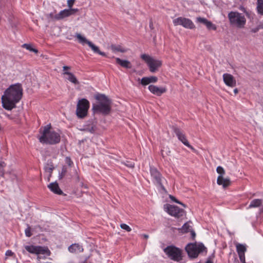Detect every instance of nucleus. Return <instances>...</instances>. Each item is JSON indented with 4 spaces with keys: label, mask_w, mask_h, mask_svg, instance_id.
I'll return each mask as SVG.
<instances>
[{
    "label": "nucleus",
    "mask_w": 263,
    "mask_h": 263,
    "mask_svg": "<svg viewBox=\"0 0 263 263\" xmlns=\"http://www.w3.org/2000/svg\"><path fill=\"white\" fill-rule=\"evenodd\" d=\"M22 87L19 84L12 85L7 88L2 97L3 107L8 110L15 108L16 104L22 98Z\"/></svg>",
    "instance_id": "1"
},
{
    "label": "nucleus",
    "mask_w": 263,
    "mask_h": 263,
    "mask_svg": "<svg viewBox=\"0 0 263 263\" xmlns=\"http://www.w3.org/2000/svg\"><path fill=\"white\" fill-rule=\"evenodd\" d=\"M96 103L92 104V109L95 114L108 115L111 108V101L104 94H98L95 96Z\"/></svg>",
    "instance_id": "2"
},
{
    "label": "nucleus",
    "mask_w": 263,
    "mask_h": 263,
    "mask_svg": "<svg viewBox=\"0 0 263 263\" xmlns=\"http://www.w3.org/2000/svg\"><path fill=\"white\" fill-rule=\"evenodd\" d=\"M50 125H47L44 127L42 132H41L42 135L39 138L40 142L42 143L55 144L60 142L61 140L60 135L51 130Z\"/></svg>",
    "instance_id": "3"
},
{
    "label": "nucleus",
    "mask_w": 263,
    "mask_h": 263,
    "mask_svg": "<svg viewBox=\"0 0 263 263\" xmlns=\"http://www.w3.org/2000/svg\"><path fill=\"white\" fill-rule=\"evenodd\" d=\"M228 17L231 26L238 28L244 27L246 19L243 14L237 11H231L228 13Z\"/></svg>",
    "instance_id": "4"
},
{
    "label": "nucleus",
    "mask_w": 263,
    "mask_h": 263,
    "mask_svg": "<svg viewBox=\"0 0 263 263\" xmlns=\"http://www.w3.org/2000/svg\"><path fill=\"white\" fill-rule=\"evenodd\" d=\"M25 249L30 253L35 254L37 255V259L38 263L41 259H45L47 256L50 255V251L47 247L34 246H26Z\"/></svg>",
    "instance_id": "5"
},
{
    "label": "nucleus",
    "mask_w": 263,
    "mask_h": 263,
    "mask_svg": "<svg viewBox=\"0 0 263 263\" xmlns=\"http://www.w3.org/2000/svg\"><path fill=\"white\" fill-rule=\"evenodd\" d=\"M185 250L191 258H196L199 253L206 252V248L202 243H190L185 247Z\"/></svg>",
    "instance_id": "6"
},
{
    "label": "nucleus",
    "mask_w": 263,
    "mask_h": 263,
    "mask_svg": "<svg viewBox=\"0 0 263 263\" xmlns=\"http://www.w3.org/2000/svg\"><path fill=\"white\" fill-rule=\"evenodd\" d=\"M141 58L147 64L151 72L154 73L157 71L162 65L161 61L155 59L148 54H142Z\"/></svg>",
    "instance_id": "7"
},
{
    "label": "nucleus",
    "mask_w": 263,
    "mask_h": 263,
    "mask_svg": "<svg viewBox=\"0 0 263 263\" xmlns=\"http://www.w3.org/2000/svg\"><path fill=\"white\" fill-rule=\"evenodd\" d=\"M89 108V102L86 99L80 100L77 105L76 115L79 118H85Z\"/></svg>",
    "instance_id": "8"
},
{
    "label": "nucleus",
    "mask_w": 263,
    "mask_h": 263,
    "mask_svg": "<svg viewBox=\"0 0 263 263\" xmlns=\"http://www.w3.org/2000/svg\"><path fill=\"white\" fill-rule=\"evenodd\" d=\"M164 252L172 259L180 261L182 259V251L174 246H168L164 250Z\"/></svg>",
    "instance_id": "9"
},
{
    "label": "nucleus",
    "mask_w": 263,
    "mask_h": 263,
    "mask_svg": "<svg viewBox=\"0 0 263 263\" xmlns=\"http://www.w3.org/2000/svg\"><path fill=\"white\" fill-rule=\"evenodd\" d=\"M75 36L78 40L79 43L83 45H84L85 44H87L95 53H98L99 54L102 55L103 57L106 56L105 53L99 50V47L98 46L94 45L91 42L88 41L85 37L81 35L80 33H76Z\"/></svg>",
    "instance_id": "10"
},
{
    "label": "nucleus",
    "mask_w": 263,
    "mask_h": 263,
    "mask_svg": "<svg viewBox=\"0 0 263 263\" xmlns=\"http://www.w3.org/2000/svg\"><path fill=\"white\" fill-rule=\"evenodd\" d=\"M164 210L167 213L177 218L182 217L184 215V211L176 205L171 204L164 205Z\"/></svg>",
    "instance_id": "11"
},
{
    "label": "nucleus",
    "mask_w": 263,
    "mask_h": 263,
    "mask_svg": "<svg viewBox=\"0 0 263 263\" xmlns=\"http://www.w3.org/2000/svg\"><path fill=\"white\" fill-rule=\"evenodd\" d=\"M173 22L175 26L181 25L185 28L190 29L195 28V25L193 22L187 18L179 17L174 19Z\"/></svg>",
    "instance_id": "12"
},
{
    "label": "nucleus",
    "mask_w": 263,
    "mask_h": 263,
    "mask_svg": "<svg viewBox=\"0 0 263 263\" xmlns=\"http://www.w3.org/2000/svg\"><path fill=\"white\" fill-rule=\"evenodd\" d=\"M77 11H78V9H65L53 15L52 18L55 20H61L74 14Z\"/></svg>",
    "instance_id": "13"
},
{
    "label": "nucleus",
    "mask_w": 263,
    "mask_h": 263,
    "mask_svg": "<svg viewBox=\"0 0 263 263\" xmlns=\"http://www.w3.org/2000/svg\"><path fill=\"white\" fill-rule=\"evenodd\" d=\"M174 132L175 133L176 135L178 137V139L182 142V143L184 144L185 146L191 148L193 151H195V149L193 148L192 146H191L189 142H188L186 136L184 133L178 128L176 127H173Z\"/></svg>",
    "instance_id": "14"
},
{
    "label": "nucleus",
    "mask_w": 263,
    "mask_h": 263,
    "mask_svg": "<svg viewBox=\"0 0 263 263\" xmlns=\"http://www.w3.org/2000/svg\"><path fill=\"white\" fill-rule=\"evenodd\" d=\"M150 173L153 179V181L155 183L159 185L161 188L164 189V187L162 185V180L163 178L160 172L155 167H150Z\"/></svg>",
    "instance_id": "15"
},
{
    "label": "nucleus",
    "mask_w": 263,
    "mask_h": 263,
    "mask_svg": "<svg viewBox=\"0 0 263 263\" xmlns=\"http://www.w3.org/2000/svg\"><path fill=\"white\" fill-rule=\"evenodd\" d=\"M223 79L224 83L228 86L234 87L236 86V82L234 77L229 73H224Z\"/></svg>",
    "instance_id": "16"
},
{
    "label": "nucleus",
    "mask_w": 263,
    "mask_h": 263,
    "mask_svg": "<svg viewBox=\"0 0 263 263\" xmlns=\"http://www.w3.org/2000/svg\"><path fill=\"white\" fill-rule=\"evenodd\" d=\"M236 247L240 261L242 262H245V253L247 250L246 246L242 244L237 243L236 246Z\"/></svg>",
    "instance_id": "17"
},
{
    "label": "nucleus",
    "mask_w": 263,
    "mask_h": 263,
    "mask_svg": "<svg viewBox=\"0 0 263 263\" xmlns=\"http://www.w3.org/2000/svg\"><path fill=\"white\" fill-rule=\"evenodd\" d=\"M148 89L152 93L158 96H161L166 91V89L165 87H159L153 85H149Z\"/></svg>",
    "instance_id": "18"
},
{
    "label": "nucleus",
    "mask_w": 263,
    "mask_h": 263,
    "mask_svg": "<svg viewBox=\"0 0 263 263\" xmlns=\"http://www.w3.org/2000/svg\"><path fill=\"white\" fill-rule=\"evenodd\" d=\"M181 230L183 233L191 232V236L193 239H194L196 236L195 232L192 230V226L190 225V223L189 222L184 223L182 227Z\"/></svg>",
    "instance_id": "19"
},
{
    "label": "nucleus",
    "mask_w": 263,
    "mask_h": 263,
    "mask_svg": "<svg viewBox=\"0 0 263 263\" xmlns=\"http://www.w3.org/2000/svg\"><path fill=\"white\" fill-rule=\"evenodd\" d=\"M48 187L55 194L58 195L63 194L62 191L60 189L58 184L56 182L50 183L48 185Z\"/></svg>",
    "instance_id": "20"
},
{
    "label": "nucleus",
    "mask_w": 263,
    "mask_h": 263,
    "mask_svg": "<svg viewBox=\"0 0 263 263\" xmlns=\"http://www.w3.org/2000/svg\"><path fill=\"white\" fill-rule=\"evenodd\" d=\"M68 250L71 253H78L83 251V247L78 243H74L68 247Z\"/></svg>",
    "instance_id": "21"
},
{
    "label": "nucleus",
    "mask_w": 263,
    "mask_h": 263,
    "mask_svg": "<svg viewBox=\"0 0 263 263\" xmlns=\"http://www.w3.org/2000/svg\"><path fill=\"white\" fill-rule=\"evenodd\" d=\"M217 183L218 185H221L223 187H226L230 184V180L228 178H223V176H218Z\"/></svg>",
    "instance_id": "22"
},
{
    "label": "nucleus",
    "mask_w": 263,
    "mask_h": 263,
    "mask_svg": "<svg viewBox=\"0 0 263 263\" xmlns=\"http://www.w3.org/2000/svg\"><path fill=\"white\" fill-rule=\"evenodd\" d=\"M116 61L117 64H119L123 67H124L126 68H132V65H131L130 62L127 60H123L120 59L119 58H116Z\"/></svg>",
    "instance_id": "23"
},
{
    "label": "nucleus",
    "mask_w": 263,
    "mask_h": 263,
    "mask_svg": "<svg viewBox=\"0 0 263 263\" xmlns=\"http://www.w3.org/2000/svg\"><path fill=\"white\" fill-rule=\"evenodd\" d=\"M262 200L260 199H255L252 200L249 206L248 209L258 208L262 205Z\"/></svg>",
    "instance_id": "24"
},
{
    "label": "nucleus",
    "mask_w": 263,
    "mask_h": 263,
    "mask_svg": "<svg viewBox=\"0 0 263 263\" xmlns=\"http://www.w3.org/2000/svg\"><path fill=\"white\" fill-rule=\"evenodd\" d=\"M64 74L67 75L68 77L67 78V80H68L71 83L74 84H78L79 82L75 77V76L72 73L68 71H65L63 73Z\"/></svg>",
    "instance_id": "25"
},
{
    "label": "nucleus",
    "mask_w": 263,
    "mask_h": 263,
    "mask_svg": "<svg viewBox=\"0 0 263 263\" xmlns=\"http://www.w3.org/2000/svg\"><path fill=\"white\" fill-rule=\"evenodd\" d=\"M110 48L112 50V51L114 52H124L126 51L125 49H124L123 48H122L120 45H112L110 46Z\"/></svg>",
    "instance_id": "26"
},
{
    "label": "nucleus",
    "mask_w": 263,
    "mask_h": 263,
    "mask_svg": "<svg viewBox=\"0 0 263 263\" xmlns=\"http://www.w3.org/2000/svg\"><path fill=\"white\" fill-rule=\"evenodd\" d=\"M256 8L258 13L263 15V0H257Z\"/></svg>",
    "instance_id": "27"
},
{
    "label": "nucleus",
    "mask_w": 263,
    "mask_h": 263,
    "mask_svg": "<svg viewBox=\"0 0 263 263\" xmlns=\"http://www.w3.org/2000/svg\"><path fill=\"white\" fill-rule=\"evenodd\" d=\"M95 126L91 125L90 126H84L83 128L81 129V130L89 132L90 133H93L95 132Z\"/></svg>",
    "instance_id": "28"
},
{
    "label": "nucleus",
    "mask_w": 263,
    "mask_h": 263,
    "mask_svg": "<svg viewBox=\"0 0 263 263\" xmlns=\"http://www.w3.org/2000/svg\"><path fill=\"white\" fill-rule=\"evenodd\" d=\"M22 47L26 48V49L32 51L35 53L38 52V50L35 48H32L31 45L28 44H24Z\"/></svg>",
    "instance_id": "29"
},
{
    "label": "nucleus",
    "mask_w": 263,
    "mask_h": 263,
    "mask_svg": "<svg viewBox=\"0 0 263 263\" xmlns=\"http://www.w3.org/2000/svg\"><path fill=\"white\" fill-rule=\"evenodd\" d=\"M122 163L125 166L129 168H134L135 166V163L132 160H125L122 162Z\"/></svg>",
    "instance_id": "30"
},
{
    "label": "nucleus",
    "mask_w": 263,
    "mask_h": 263,
    "mask_svg": "<svg viewBox=\"0 0 263 263\" xmlns=\"http://www.w3.org/2000/svg\"><path fill=\"white\" fill-rule=\"evenodd\" d=\"M150 83L148 77H143L141 79V84L143 86H146Z\"/></svg>",
    "instance_id": "31"
},
{
    "label": "nucleus",
    "mask_w": 263,
    "mask_h": 263,
    "mask_svg": "<svg viewBox=\"0 0 263 263\" xmlns=\"http://www.w3.org/2000/svg\"><path fill=\"white\" fill-rule=\"evenodd\" d=\"M205 26L208 29H212L213 30H215L216 29V26L209 21H208Z\"/></svg>",
    "instance_id": "32"
},
{
    "label": "nucleus",
    "mask_w": 263,
    "mask_h": 263,
    "mask_svg": "<svg viewBox=\"0 0 263 263\" xmlns=\"http://www.w3.org/2000/svg\"><path fill=\"white\" fill-rule=\"evenodd\" d=\"M216 171L217 173H218L219 175V176H223V175L225 174V171L223 169V168L220 166H219L216 168Z\"/></svg>",
    "instance_id": "33"
},
{
    "label": "nucleus",
    "mask_w": 263,
    "mask_h": 263,
    "mask_svg": "<svg viewBox=\"0 0 263 263\" xmlns=\"http://www.w3.org/2000/svg\"><path fill=\"white\" fill-rule=\"evenodd\" d=\"M197 21L198 23H202L204 25H206V23H208V20L205 18L199 17L197 18Z\"/></svg>",
    "instance_id": "34"
},
{
    "label": "nucleus",
    "mask_w": 263,
    "mask_h": 263,
    "mask_svg": "<svg viewBox=\"0 0 263 263\" xmlns=\"http://www.w3.org/2000/svg\"><path fill=\"white\" fill-rule=\"evenodd\" d=\"M67 172V168L66 167L63 166L62 167L61 172L59 174V178L60 179H62L66 174Z\"/></svg>",
    "instance_id": "35"
},
{
    "label": "nucleus",
    "mask_w": 263,
    "mask_h": 263,
    "mask_svg": "<svg viewBox=\"0 0 263 263\" xmlns=\"http://www.w3.org/2000/svg\"><path fill=\"white\" fill-rule=\"evenodd\" d=\"M120 227L121 229L126 230L127 232L131 231V228L126 224L122 223L120 225Z\"/></svg>",
    "instance_id": "36"
},
{
    "label": "nucleus",
    "mask_w": 263,
    "mask_h": 263,
    "mask_svg": "<svg viewBox=\"0 0 263 263\" xmlns=\"http://www.w3.org/2000/svg\"><path fill=\"white\" fill-rule=\"evenodd\" d=\"M25 235L27 237H30L32 235V233H31V228L29 226L25 229Z\"/></svg>",
    "instance_id": "37"
},
{
    "label": "nucleus",
    "mask_w": 263,
    "mask_h": 263,
    "mask_svg": "<svg viewBox=\"0 0 263 263\" xmlns=\"http://www.w3.org/2000/svg\"><path fill=\"white\" fill-rule=\"evenodd\" d=\"M5 165V164L4 162H0V175L2 177L4 175V172L3 170V168Z\"/></svg>",
    "instance_id": "38"
},
{
    "label": "nucleus",
    "mask_w": 263,
    "mask_h": 263,
    "mask_svg": "<svg viewBox=\"0 0 263 263\" xmlns=\"http://www.w3.org/2000/svg\"><path fill=\"white\" fill-rule=\"evenodd\" d=\"M76 0H68L67 1V6L69 9H72V7L73 5Z\"/></svg>",
    "instance_id": "39"
},
{
    "label": "nucleus",
    "mask_w": 263,
    "mask_h": 263,
    "mask_svg": "<svg viewBox=\"0 0 263 263\" xmlns=\"http://www.w3.org/2000/svg\"><path fill=\"white\" fill-rule=\"evenodd\" d=\"M148 78H149V82L151 83H156L158 81L157 77H156L155 76H151Z\"/></svg>",
    "instance_id": "40"
},
{
    "label": "nucleus",
    "mask_w": 263,
    "mask_h": 263,
    "mask_svg": "<svg viewBox=\"0 0 263 263\" xmlns=\"http://www.w3.org/2000/svg\"><path fill=\"white\" fill-rule=\"evenodd\" d=\"M53 168V167H51V166H46L45 167V170L46 172H47L49 173L50 174H51V173L52 172Z\"/></svg>",
    "instance_id": "41"
},
{
    "label": "nucleus",
    "mask_w": 263,
    "mask_h": 263,
    "mask_svg": "<svg viewBox=\"0 0 263 263\" xmlns=\"http://www.w3.org/2000/svg\"><path fill=\"white\" fill-rule=\"evenodd\" d=\"M170 198L171 199V200L176 203H179V204H182V205L184 206V205L181 202H179L175 197H174V196H170Z\"/></svg>",
    "instance_id": "42"
},
{
    "label": "nucleus",
    "mask_w": 263,
    "mask_h": 263,
    "mask_svg": "<svg viewBox=\"0 0 263 263\" xmlns=\"http://www.w3.org/2000/svg\"><path fill=\"white\" fill-rule=\"evenodd\" d=\"M13 254V253L11 250H7L6 252L5 255L7 256H11Z\"/></svg>",
    "instance_id": "43"
},
{
    "label": "nucleus",
    "mask_w": 263,
    "mask_h": 263,
    "mask_svg": "<svg viewBox=\"0 0 263 263\" xmlns=\"http://www.w3.org/2000/svg\"><path fill=\"white\" fill-rule=\"evenodd\" d=\"M259 27H256V28L252 29L251 31L255 33V32H257L259 30Z\"/></svg>",
    "instance_id": "44"
},
{
    "label": "nucleus",
    "mask_w": 263,
    "mask_h": 263,
    "mask_svg": "<svg viewBox=\"0 0 263 263\" xmlns=\"http://www.w3.org/2000/svg\"><path fill=\"white\" fill-rule=\"evenodd\" d=\"M63 70L64 71H66L67 70H68L70 69V67H68V66H64L63 67Z\"/></svg>",
    "instance_id": "45"
},
{
    "label": "nucleus",
    "mask_w": 263,
    "mask_h": 263,
    "mask_svg": "<svg viewBox=\"0 0 263 263\" xmlns=\"http://www.w3.org/2000/svg\"><path fill=\"white\" fill-rule=\"evenodd\" d=\"M234 92L235 95H236L238 92V90L237 88H235L234 90Z\"/></svg>",
    "instance_id": "46"
},
{
    "label": "nucleus",
    "mask_w": 263,
    "mask_h": 263,
    "mask_svg": "<svg viewBox=\"0 0 263 263\" xmlns=\"http://www.w3.org/2000/svg\"><path fill=\"white\" fill-rule=\"evenodd\" d=\"M66 159L68 160V164L69 165H70L71 163H72L71 161L70 160V159L69 158H67Z\"/></svg>",
    "instance_id": "47"
},
{
    "label": "nucleus",
    "mask_w": 263,
    "mask_h": 263,
    "mask_svg": "<svg viewBox=\"0 0 263 263\" xmlns=\"http://www.w3.org/2000/svg\"><path fill=\"white\" fill-rule=\"evenodd\" d=\"M143 236L146 239H147L148 237V235H147L146 234H144Z\"/></svg>",
    "instance_id": "48"
},
{
    "label": "nucleus",
    "mask_w": 263,
    "mask_h": 263,
    "mask_svg": "<svg viewBox=\"0 0 263 263\" xmlns=\"http://www.w3.org/2000/svg\"><path fill=\"white\" fill-rule=\"evenodd\" d=\"M206 263H213L211 260H208Z\"/></svg>",
    "instance_id": "49"
},
{
    "label": "nucleus",
    "mask_w": 263,
    "mask_h": 263,
    "mask_svg": "<svg viewBox=\"0 0 263 263\" xmlns=\"http://www.w3.org/2000/svg\"><path fill=\"white\" fill-rule=\"evenodd\" d=\"M162 156L163 157H164V154H163V151H162Z\"/></svg>",
    "instance_id": "50"
},
{
    "label": "nucleus",
    "mask_w": 263,
    "mask_h": 263,
    "mask_svg": "<svg viewBox=\"0 0 263 263\" xmlns=\"http://www.w3.org/2000/svg\"><path fill=\"white\" fill-rule=\"evenodd\" d=\"M46 263H51V262H46Z\"/></svg>",
    "instance_id": "51"
}]
</instances>
